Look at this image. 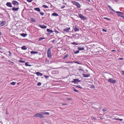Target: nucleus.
I'll use <instances>...</instances> for the list:
<instances>
[{
	"label": "nucleus",
	"mask_w": 124,
	"mask_h": 124,
	"mask_svg": "<svg viewBox=\"0 0 124 124\" xmlns=\"http://www.w3.org/2000/svg\"><path fill=\"white\" fill-rule=\"evenodd\" d=\"M47 53V57L50 59H51L52 56V52L50 48H49L48 49Z\"/></svg>",
	"instance_id": "f257e3e1"
},
{
	"label": "nucleus",
	"mask_w": 124,
	"mask_h": 124,
	"mask_svg": "<svg viewBox=\"0 0 124 124\" xmlns=\"http://www.w3.org/2000/svg\"><path fill=\"white\" fill-rule=\"evenodd\" d=\"M34 117H39L40 118H44V116L41 114L37 113L34 116Z\"/></svg>",
	"instance_id": "f03ea898"
},
{
	"label": "nucleus",
	"mask_w": 124,
	"mask_h": 124,
	"mask_svg": "<svg viewBox=\"0 0 124 124\" xmlns=\"http://www.w3.org/2000/svg\"><path fill=\"white\" fill-rule=\"evenodd\" d=\"M71 3L74 5H76L78 8H79L80 7V5L78 2L76 1H72Z\"/></svg>",
	"instance_id": "7ed1b4c3"
},
{
	"label": "nucleus",
	"mask_w": 124,
	"mask_h": 124,
	"mask_svg": "<svg viewBox=\"0 0 124 124\" xmlns=\"http://www.w3.org/2000/svg\"><path fill=\"white\" fill-rule=\"evenodd\" d=\"M73 80L71 82V83H74V84H78V83L81 81L80 80H79L78 79H73Z\"/></svg>",
	"instance_id": "20e7f679"
},
{
	"label": "nucleus",
	"mask_w": 124,
	"mask_h": 124,
	"mask_svg": "<svg viewBox=\"0 0 124 124\" xmlns=\"http://www.w3.org/2000/svg\"><path fill=\"white\" fill-rule=\"evenodd\" d=\"M107 80L108 82L113 84L115 83L116 81V80H114L112 78L108 79Z\"/></svg>",
	"instance_id": "39448f33"
},
{
	"label": "nucleus",
	"mask_w": 124,
	"mask_h": 124,
	"mask_svg": "<svg viewBox=\"0 0 124 124\" xmlns=\"http://www.w3.org/2000/svg\"><path fill=\"white\" fill-rule=\"evenodd\" d=\"M79 17L81 18V20L83 19L85 20L86 19V18L84 16L82 15L81 14H80L78 15Z\"/></svg>",
	"instance_id": "423d86ee"
},
{
	"label": "nucleus",
	"mask_w": 124,
	"mask_h": 124,
	"mask_svg": "<svg viewBox=\"0 0 124 124\" xmlns=\"http://www.w3.org/2000/svg\"><path fill=\"white\" fill-rule=\"evenodd\" d=\"M116 12L117 14V15L118 16H120V17L121 16L123 15V13L120 12L116 11Z\"/></svg>",
	"instance_id": "0eeeda50"
},
{
	"label": "nucleus",
	"mask_w": 124,
	"mask_h": 124,
	"mask_svg": "<svg viewBox=\"0 0 124 124\" xmlns=\"http://www.w3.org/2000/svg\"><path fill=\"white\" fill-rule=\"evenodd\" d=\"M12 3L14 5H16L19 4V3L16 0H13L12 1Z\"/></svg>",
	"instance_id": "6e6552de"
},
{
	"label": "nucleus",
	"mask_w": 124,
	"mask_h": 124,
	"mask_svg": "<svg viewBox=\"0 0 124 124\" xmlns=\"http://www.w3.org/2000/svg\"><path fill=\"white\" fill-rule=\"evenodd\" d=\"M70 30V27H68L67 28H66L64 29L63 30V31L65 32H69V30Z\"/></svg>",
	"instance_id": "1a4fd4ad"
},
{
	"label": "nucleus",
	"mask_w": 124,
	"mask_h": 124,
	"mask_svg": "<svg viewBox=\"0 0 124 124\" xmlns=\"http://www.w3.org/2000/svg\"><path fill=\"white\" fill-rule=\"evenodd\" d=\"M83 77L85 78H87L90 76V74H82Z\"/></svg>",
	"instance_id": "9d476101"
},
{
	"label": "nucleus",
	"mask_w": 124,
	"mask_h": 124,
	"mask_svg": "<svg viewBox=\"0 0 124 124\" xmlns=\"http://www.w3.org/2000/svg\"><path fill=\"white\" fill-rule=\"evenodd\" d=\"M6 5L9 7H12V3L10 2H8L6 4Z\"/></svg>",
	"instance_id": "9b49d317"
},
{
	"label": "nucleus",
	"mask_w": 124,
	"mask_h": 124,
	"mask_svg": "<svg viewBox=\"0 0 124 124\" xmlns=\"http://www.w3.org/2000/svg\"><path fill=\"white\" fill-rule=\"evenodd\" d=\"M6 22L5 21H3L0 23V26H2L5 25Z\"/></svg>",
	"instance_id": "f8f14e48"
},
{
	"label": "nucleus",
	"mask_w": 124,
	"mask_h": 124,
	"mask_svg": "<svg viewBox=\"0 0 124 124\" xmlns=\"http://www.w3.org/2000/svg\"><path fill=\"white\" fill-rule=\"evenodd\" d=\"M39 26L42 29H45L46 28L47 26L44 25H41L39 24Z\"/></svg>",
	"instance_id": "ddd939ff"
},
{
	"label": "nucleus",
	"mask_w": 124,
	"mask_h": 124,
	"mask_svg": "<svg viewBox=\"0 0 124 124\" xmlns=\"http://www.w3.org/2000/svg\"><path fill=\"white\" fill-rule=\"evenodd\" d=\"M74 31L75 32L78 31H79V29L77 28L76 25H75L74 27Z\"/></svg>",
	"instance_id": "4468645a"
},
{
	"label": "nucleus",
	"mask_w": 124,
	"mask_h": 124,
	"mask_svg": "<svg viewBox=\"0 0 124 124\" xmlns=\"http://www.w3.org/2000/svg\"><path fill=\"white\" fill-rule=\"evenodd\" d=\"M36 74L38 76H41L43 75V74L42 73H40L39 72H36Z\"/></svg>",
	"instance_id": "2eb2a0df"
},
{
	"label": "nucleus",
	"mask_w": 124,
	"mask_h": 124,
	"mask_svg": "<svg viewBox=\"0 0 124 124\" xmlns=\"http://www.w3.org/2000/svg\"><path fill=\"white\" fill-rule=\"evenodd\" d=\"M19 9V8H15V7L12 8V9L13 11H17Z\"/></svg>",
	"instance_id": "dca6fc26"
},
{
	"label": "nucleus",
	"mask_w": 124,
	"mask_h": 124,
	"mask_svg": "<svg viewBox=\"0 0 124 124\" xmlns=\"http://www.w3.org/2000/svg\"><path fill=\"white\" fill-rule=\"evenodd\" d=\"M52 16H58V14L56 13H52L51 15Z\"/></svg>",
	"instance_id": "f3484780"
},
{
	"label": "nucleus",
	"mask_w": 124,
	"mask_h": 124,
	"mask_svg": "<svg viewBox=\"0 0 124 124\" xmlns=\"http://www.w3.org/2000/svg\"><path fill=\"white\" fill-rule=\"evenodd\" d=\"M46 31L50 33H52L53 32V31L52 30L48 29H47Z\"/></svg>",
	"instance_id": "a211bd4d"
},
{
	"label": "nucleus",
	"mask_w": 124,
	"mask_h": 124,
	"mask_svg": "<svg viewBox=\"0 0 124 124\" xmlns=\"http://www.w3.org/2000/svg\"><path fill=\"white\" fill-rule=\"evenodd\" d=\"M78 49L79 50H84V47H78Z\"/></svg>",
	"instance_id": "6ab92c4d"
},
{
	"label": "nucleus",
	"mask_w": 124,
	"mask_h": 124,
	"mask_svg": "<svg viewBox=\"0 0 124 124\" xmlns=\"http://www.w3.org/2000/svg\"><path fill=\"white\" fill-rule=\"evenodd\" d=\"M21 49L22 50H25L27 49L26 46H24L21 47Z\"/></svg>",
	"instance_id": "aec40b11"
},
{
	"label": "nucleus",
	"mask_w": 124,
	"mask_h": 124,
	"mask_svg": "<svg viewBox=\"0 0 124 124\" xmlns=\"http://www.w3.org/2000/svg\"><path fill=\"white\" fill-rule=\"evenodd\" d=\"M21 35L23 37H25L27 35V34H26L22 33L21 34Z\"/></svg>",
	"instance_id": "412c9836"
},
{
	"label": "nucleus",
	"mask_w": 124,
	"mask_h": 124,
	"mask_svg": "<svg viewBox=\"0 0 124 124\" xmlns=\"http://www.w3.org/2000/svg\"><path fill=\"white\" fill-rule=\"evenodd\" d=\"M35 10L38 11V12H40V9L39 8H34Z\"/></svg>",
	"instance_id": "4be33fe9"
},
{
	"label": "nucleus",
	"mask_w": 124,
	"mask_h": 124,
	"mask_svg": "<svg viewBox=\"0 0 124 124\" xmlns=\"http://www.w3.org/2000/svg\"><path fill=\"white\" fill-rule=\"evenodd\" d=\"M31 54H38V52H37V51H32L31 52Z\"/></svg>",
	"instance_id": "5701e85b"
},
{
	"label": "nucleus",
	"mask_w": 124,
	"mask_h": 124,
	"mask_svg": "<svg viewBox=\"0 0 124 124\" xmlns=\"http://www.w3.org/2000/svg\"><path fill=\"white\" fill-rule=\"evenodd\" d=\"M69 56V55L68 54H67L66 55H64L63 57V58L65 59L67 58Z\"/></svg>",
	"instance_id": "b1692460"
},
{
	"label": "nucleus",
	"mask_w": 124,
	"mask_h": 124,
	"mask_svg": "<svg viewBox=\"0 0 124 124\" xmlns=\"http://www.w3.org/2000/svg\"><path fill=\"white\" fill-rule=\"evenodd\" d=\"M42 113L43 114H44V115H48L49 114V113L47 112H44Z\"/></svg>",
	"instance_id": "393cba45"
},
{
	"label": "nucleus",
	"mask_w": 124,
	"mask_h": 124,
	"mask_svg": "<svg viewBox=\"0 0 124 124\" xmlns=\"http://www.w3.org/2000/svg\"><path fill=\"white\" fill-rule=\"evenodd\" d=\"M28 62H26L25 63V65L26 66H31V65H30V64H28Z\"/></svg>",
	"instance_id": "a878e982"
},
{
	"label": "nucleus",
	"mask_w": 124,
	"mask_h": 124,
	"mask_svg": "<svg viewBox=\"0 0 124 124\" xmlns=\"http://www.w3.org/2000/svg\"><path fill=\"white\" fill-rule=\"evenodd\" d=\"M31 21L34 22H36V21L33 18H31Z\"/></svg>",
	"instance_id": "bb28decb"
},
{
	"label": "nucleus",
	"mask_w": 124,
	"mask_h": 124,
	"mask_svg": "<svg viewBox=\"0 0 124 124\" xmlns=\"http://www.w3.org/2000/svg\"><path fill=\"white\" fill-rule=\"evenodd\" d=\"M72 88L73 89V90H74V92H76L77 93H78V91L76 89H75V88L74 87H73Z\"/></svg>",
	"instance_id": "cd10ccee"
},
{
	"label": "nucleus",
	"mask_w": 124,
	"mask_h": 124,
	"mask_svg": "<svg viewBox=\"0 0 124 124\" xmlns=\"http://www.w3.org/2000/svg\"><path fill=\"white\" fill-rule=\"evenodd\" d=\"M75 86H76L77 87H78V88H79L80 89H82V87L80 85H75Z\"/></svg>",
	"instance_id": "c85d7f7f"
},
{
	"label": "nucleus",
	"mask_w": 124,
	"mask_h": 124,
	"mask_svg": "<svg viewBox=\"0 0 124 124\" xmlns=\"http://www.w3.org/2000/svg\"><path fill=\"white\" fill-rule=\"evenodd\" d=\"M45 39V38H44L40 37L39 38L38 40L39 41H40L42 40V39Z\"/></svg>",
	"instance_id": "c756f323"
},
{
	"label": "nucleus",
	"mask_w": 124,
	"mask_h": 124,
	"mask_svg": "<svg viewBox=\"0 0 124 124\" xmlns=\"http://www.w3.org/2000/svg\"><path fill=\"white\" fill-rule=\"evenodd\" d=\"M16 82H13L11 83H10V84L13 85H14L16 84Z\"/></svg>",
	"instance_id": "7c9ffc66"
},
{
	"label": "nucleus",
	"mask_w": 124,
	"mask_h": 124,
	"mask_svg": "<svg viewBox=\"0 0 124 124\" xmlns=\"http://www.w3.org/2000/svg\"><path fill=\"white\" fill-rule=\"evenodd\" d=\"M71 44L75 45H78V44L77 43L75 42H73L71 43Z\"/></svg>",
	"instance_id": "2f4dec72"
},
{
	"label": "nucleus",
	"mask_w": 124,
	"mask_h": 124,
	"mask_svg": "<svg viewBox=\"0 0 124 124\" xmlns=\"http://www.w3.org/2000/svg\"><path fill=\"white\" fill-rule=\"evenodd\" d=\"M79 50H78L77 51H76L75 52H74V53L75 54H78L79 52Z\"/></svg>",
	"instance_id": "473e14b6"
},
{
	"label": "nucleus",
	"mask_w": 124,
	"mask_h": 124,
	"mask_svg": "<svg viewBox=\"0 0 124 124\" xmlns=\"http://www.w3.org/2000/svg\"><path fill=\"white\" fill-rule=\"evenodd\" d=\"M42 7H44V8H48V7L46 5H43L42 6Z\"/></svg>",
	"instance_id": "72a5a7b5"
},
{
	"label": "nucleus",
	"mask_w": 124,
	"mask_h": 124,
	"mask_svg": "<svg viewBox=\"0 0 124 124\" xmlns=\"http://www.w3.org/2000/svg\"><path fill=\"white\" fill-rule=\"evenodd\" d=\"M41 85V83L40 82H39L37 83V85L38 86H40Z\"/></svg>",
	"instance_id": "f704fd0d"
},
{
	"label": "nucleus",
	"mask_w": 124,
	"mask_h": 124,
	"mask_svg": "<svg viewBox=\"0 0 124 124\" xmlns=\"http://www.w3.org/2000/svg\"><path fill=\"white\" fill-rule=\"evenodd\" d=\"M19 62L21 63H25V61H22L21 60H19Z\"/></svg>",
	"instance_id": "c9c22d12"
},
{
	"label": "nucleus",
	"mask_w": 124,
	"mask_h": 124,
	"mask_svg": "<svg viewBox=\"0 0 124 124\" xmlns=\"http://www.w3.org/2000/svg\"><path fill=\"white\" fill-rule=\"evenodd\" d=\"M104 19H106V20H111L110 19H109V18H107V17H104Z\"/></svg>",
	"instance_id": "e433bc0d"
},
{
	"label": "nucleus",
	"mask_w": 124,
	"mask_h": 124,
	"mask_svg": "<svg viewBox=\"0 0 124 124\" xmlns=\"http://www.w3.org/2000/svg\"><path fill=\"white\" fill-rule=\"evenodd\" d=\"M116 120H120L121 121L123 120V119H122L116 118Z\"/></svg>",
	"instance_id": "4c0bfd02"
},
{
	"label": "nucleus",
	"mask_w": 124,
	"mask_h": 124,
	"mask_svg": "<svg viewBox=\"0 0 124 124\" xmlns=\"http://www.w3.org/2000/svg\"><path fill=\"white\" fill-rule=\"evenodd\" d=\"M44 76L46 78H47L49 77L47 75H44Z\"/></svg>",
	"instance_id": "58836bf2"
},
{
	"label": "nucleus",
	"mask_w": 124,
	"mask_h": 124,
	"mask_svg": "<svg viewBox=\"0 0 124 124\" xmlns=\"http://www.w3.org/2000/svg\"><path fill=\"white\" fill-rule=\"evenodd\" d=\"M40 14L42 16H43L44 14V13L43 12H40Z\"/></svg>",
	"instance_id": "ea45409f"
},
{
	"label": "nucleus",
	"mask_w": 124,
	"mask_h": 124,
	"mask_svg": "<svg viewBox=\"0 0 124 124\" xmlns=\"http://www.w3.org/2000/svg\"><path fill=\"white\" fill-rule=\"evenodd\" d=\"M54 30L55 32H56V33H59V32L58 31H57L56 29H54Z\"/></svg>",
	"instance_id": "a19ab883"
},
{
	"label": "nucleus",
	"mask_w": 124,
	"mask_h": 124,
	"mask_svg": "<svg viewBox=\"0 0 124 124\" xmlns=\"http://www.w3.org/2000/svg\"><path fill=\"white\" fill-rule=\"evenodd\" d=\"M32 0H27V1L28 2H31Z\"/></svg>",
	"instance_id": "79ce46f5"
},
{
	"label": "nucleus",
	"mask_w": 124,
	"mask_h": 124,
	"mask_svg": "<svg viewBox=\"0 0 124 124\" xmlns=\"http://www.w3.org/2000/svg\"><path fill=\"white\" fill-rule=\"evenodd\" d=\"M102 30L103 31L105 32H106L107 31L106 30L104 29H102Z\"/></svg>",
	"instance_id": "37998d69"
},
{
	"label": "nucleus",
	"mask_w": 124,
	"mask_h": 124,
	"mask_svg": "<svg viewBox=\"0 0 124 124\" xmlns=\"http://www.w3.org/2000/svg\"><path fill=\"white\" fill-rule=\"evenodd\" d=\"M8 52L9 53V56H11V52L10 51H9Z\"/></svg>",
	"instance_id": "c03bdc74"
},
{
	"label": "nucleus",
	"mask_w": 124,
	"mask_h": 124,
	"mask_svg": "<svg viewBox=\"0 0 124 124\" xmlns=\"http://www.w3.org/2000/svg\"><path fill=\"white\" fill-rule=\"evenodd\" d=\"M75 62L77 64H81L79 62Z\"/></svg>",
	"instance_id": "a18cd8bd"
},
{
	"label": "nucleus",
	"mask_w": 124,
	"mask_h": 124,
	"mask_svg": "<svg viewBox=\"0 0 124 124\" xmlns=\"http://www.w3.org/2000/svg\"><path fill=\"white\" fill-rule=\"evenodd\" d=\"M62 105H67V104L66 103H62Z\"/></svg>",
	"instance_id": "49530a36"
},
{
	"label": "nucleus",
	"mask_w": 124,
	"mask_h": 124,
	"mask_svg": "<svg viewBox=\"0 0 124 124\" xmlns=\"http://www.w3.org/2000/svg\"><path fill=\"white\" fill-rule=\"evenodd\" d=\"M103 111V112H104L105 111H106L107 110L106 109H102Z\"/></svg>",
	"instance_id": "de8ad7c7"
},
{
	"label": "nucleus",
	"mask_w": 124,
	"mask_h": 124,
	"mask_svg": "<svg viewBox=\"0 0 124 124\" xmlns=\"http://www.w3.org/2000/svg\"><path fill=\"white\" fill-rule=\"evenodd\" d=\"M91 87L92 88H94V86L93 85H91Z\"/></svg>",
	"instance_id": "09e8293b"
},
{
	"label": "nucleus",
	"mask_w": 124,
	"mask_h": 124,
	"mask_svg": "<svg viewBox=\"0 0 124 124\" xmlns=\"http://www.w3.org/2000/svg\"><path fill=\"white\" fill-rule=\"evenodd\" d=\"M122 74L124 75V71H122Z\"/></svg>",
	"instance_id": "8fccbe9b"
},
{
	"label": "nucleus",
	"mask_w": 124,
	"mask_h": 124,
	"mask_svg": "<svg viewBox=\"0 0 124 124\" xmlns=\"http://www.w3.org/2000/svg\"><path fill=\"white\" fill-rule=\"evenodd\" d=\"M108 6L109 8V9H111V6H110L109 5H108Z\"/></svg>",
	"instance_id": "3c124183"
},
{
	"label": "nucleus",
	"mask_w": 124,
	"mask_h": 124,
	"mask_svg": "<svg viewBox=\"0 0 124 124\" xmlns=\"http://www.w3.org/2000/svg\"><path fill=\"white\" fill-rule=\"evenodd\" d=\"M55 41V39H54L52 41V42L53 43H54Z\"/></svg>",
	"instance_id": "603ef678"
},
{
	"label": "nucleus",
	"mask_w": 124,
	"mask_h": 124,
	"mask_svg": "<svg viewBox=\"0 0 124 124\" xmlns=\"http://www.w3.org/2000/svg\"><path fill=\"white\" fill-rule=\"evenodd\" d=\"M93 119H94V120H96L97 119V118H96V117H93Z\"/></svg>",
	"instance_id": "864d4df0"
},
{
	"label": "nucleus",
	"mask_w": 124,
	"mask_h": 124,
	"mask_svg": "<svg viewBox=\"0 0 124 124\" xmlns=\"http://www.w3.org/2000/svg\"><path fill=\"white\" fill-rule=\"evenodd\" d=\"M121 17H122L123 19H124V16L122 15Z\"/></svg>",
	"instance_id": "5fc2aeb1"
},
{
	"label": "nucleus",
	"mask_w": 124,
	"mask_h": 124,
	"mask_svg": "<svg viewBox=\"0 0 124 124\" xmlns=\"http://www.w3.org/2000/svg\"><path fill=\"white\" fill-rule=\"evenodd\" d=\"M67 99L68 100H71V99L70 98H67Z\"/></svg>",
	"instance_id": "6e6d98bb"
},
{
	"label": "nucleus",
	"mask_w": 124,
	"mask_h": 124,
	"mask_svg": "<svg viewBox=\"0 0 124 124\" xmlns=\"http://www.w3.org/2000/svg\"><path fill=\"white\" fill-rule=\"evenodd\" d=\"M111 9L113 11H115L114 9L112 8Z\"/></svg>",
	"instance_id": "4d7b16f0"
},
{
	"label": "nucleus",
	"mask_w": 124,
	"mask_h": 124,
	"mask_svg": "<svg viewBox=\"0 0 124 124\" xmlns=\"http://www.w3.org/2000/svg\"><path fill=\"white\" fill-rule=\"evenodd\" d=\"M114 1L116 2H117L118 1V0H114Z\"/></svg>",
	"instance_id": "13d9d810"
},
{
	"label": "nucleus",
	"mask_w": 124,
	"mask_h": 124,
	"mask_svg": "<svg viewBox=\"0 0 124 124\" xmlns=\"http://www.w3.org/2000/svg\"><path fill=\"white\" fill-rule=\"evenodd\" d=\"M86 0L88 1L89 2H90V1H91L90 0Z\"/></svg>",
	"instance_id": "bf43d9fd"
},
{
	"label": "nucleus",
	"mask_w": 124,
	"mask_h": 124,
	"mask_svg": "<svg viewBox=\"0 0 124 124\" xmlns=\"http://www.w3.org/2000/svg\"><path fill=\"white\" fill-rule=\"evenodd\" d=\"M72 35H73V36H75V35H74V34H73Z\"/></svg>",
	"instance_id": "052dcab7"
},
{
	"label": "nucleus",
	"mask_w": 124,
	"mask_h": 124,
	"mask_svg": "<svg viewBox=\"0 0 124 124\" xmlns=\"http://www.w3.org/2000/svg\"><path fill=\"white\" fill-rule=\"evenodd\" d=\"M120 60H122L123 59V58H120Z\"/></svg>",
	"instance_id": "680f3d73"
},
{
	"label": "nucleus",
	"mask_w": 124,
	"mask_h": 124,
	"mask_svg": "<svg viewBox=\"0 0 124 124\" xmlns=\"http://www.w3.org/2000/svg\"><path fill=\"white\" fill-rule=\"evenodd\" d=\"M1 35V32L0 31V35Z\"/></svg>",
	"instance_id": "e2e57ef3"
},
{
	"label": "nucleus",
	"mask_w": 124,
	"mask_h": 124,
	"mask_svg": "<svg viewBox=\"0 0 124 124\" xmlns=\"http://www.w3.org/2000/svg\"><path fill=\"white\" fill-rule=\"evenodd\" d=\"M100 118L101 119H103V118H101V117H100Z\"/></svg>",
	"instance_id": "0e129e2a"
},
{
	"label": "nucleus",
	"mask_w": 124,
	"mask_h": 124,
	"mask_svg": "<svg viewBox=\"0 0 124 124\" xmlns=\"http://www.w3.org/2000/svg\"><path fill=\"white\" fill-rule=\"evenodd\" d=\"M112 51H116L115 50H112Z\"/></svg>",
	"instance_id": "69168bd1"
}]
</instances>
